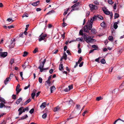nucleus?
Wrapping results in <instances>:
<instances>
[{
  "label": "nucleus",
  "instance_id": "nucleus-1",
  "mask_svg": "<svg viewBox=\"0 0 124 124\" xmlns=\"http://www.w3.org/2000/svg\"><path fill=\"white\" fill-rule=\"evenodd\" d=\"M43 33H42L40 36V37L39 39V41H40L42 40H44L45 42L46 41V39H45V37L47 36L46 34H45L42 35Z\"/></svg>",
  "mask_w": 124,
  "mask_h": 124
},
{
  "label": "nucleus",
  "instance_id": "nucleus-2",
  "mask_svg": "<svg viewBox=\"0 0 124 124\" xmlns=\"http://www.w3.org/2000/svg\"><path fill=\"white\" fill-rule=\"evenodd\" d=\"M89 25H88V23H87V25L84 27L83 28V30L85 32L87 33H88L89 31V30H91V29L89 28Z\"/></svg>",
  "mask_w": 124,
  "mask_h": 124
},
{
  "label": "nucleus",
  "instance_id": "nucleus-3",
  "mask_svg": "<svg viewBox=\"0 0 124 124\" xmlns=\"http://www.w3.org/2000/svg\"><path fill=\"white\" fill-rule=\"evenodd\" d=\"M84 39L86 42L87 43L93 41V39L90 36H89L87 37L86 36H85L84 37Z\"/></svg>",
  "mask_w": 124,
  "mask_h": 124
},
{
  "label": "nucleus",
  "instance_id": "nucleus-4",
  "mask_svg": "<svg viewBox=\"0 0 124 124\" xmlns=\"http://www.w3.org/2000/svg\"><path fill=\"white\" fill-rule=\"evenodd\" d=\"M89 6L90 8V9L91 10H96L98 8L97 6L92 4H90L89 5Z\"/></svg>",
  "mask_w": 124,
  "mask_h": 124
},
{
  "label": "nucleus",
  "instance_id": "nucleus-5",
  "mask_svg": "<svg viewBox=\"0 0 124 124\" xmlns=\"http://www.w3.org/2000/svg\"><path fill=\"white\" fill-rule=\"evenodd\" d=\"M94 21L93 19L92 18H91L90 22L88 23V25H89V28L90 29H91L92 27V25L93 24V21Z\"/></svg>",
  "mask_w": 124,
  "mask_h": 124
},
{
  "label": "nucleus",
  "instance_id": "nucleus-6",
  "mask_svg": "<svg viewBox=\"0 0 124 124\" xmlns=\"http://www.w3.org/2000/svg\"><path fill=\"white\" fill-rule=\"evenodd\" d=\"M7 53L6 52H0V56L5 57L7 55Z\"/></svg>",
  "mask_w": 124,
  "mask_h": 124
},
{
  "label": "nucleus",
  "instance_id": "nucleus-7",
  "mask_svg": "<svg viewBox=\"0 0 124 124\" xmlns=\"http://www.w3.org/2000/svg\"><path fill=\"white\" fill-rule=\"evenodd\" d=\"M104 13L106 15H109L110 14V19H111L112 18L113 14L112 12H110L109 11L107 10Z\"/></svg>",
  "mask_w": 124,
  "mask_h": 124
},
{
  "label": "nucleus",
  "instance_id": "nucleus-8",
  "mask_svg": "<svg viewBox=\"0 0 124 124\" xmlns=\"http://www.w3.org/2000/svg\"><path fill=\"white\" fill-rule=\"evenodd\" d=\"M23 107H20L18 109V111L19 112V113L18 114L19 116H20L21 114L23 112Z\"/></svg>",
  "mask_w": 124,
  "mask_h": 124
},
{
  "label": "nucleus",
  "instance_id": "nucleus-9",
  "mask_svg": "<svg viewBox=\"0 0 124 124\" xmlns=\"http://www.w3.org/2000/svg\"><path fill=\"white\" fill-rule=\"evenodd\" d=\"M76 117V116L75 115V113L73 112L70 115L69 117L67 119H71L72 118H74Z\"/></svg>",
  "mask_w": 124,
  "mask_h": 124
},
{
  "label": "nucleus",
  "instance_id": "nucleus-10",
  "mask_svg": "<svg viewBox=\"0 0 124 124\" xmlns=\"http://www.w3.org/2000/svg\"><path fill=\"white\" fill-rule=\"evenodd\" d=\"M11 80L10 77L7 78L4 81V83L5 85H6L8 83V82H9Z\"/></svg>",
  "mask_w": 124,
  "mask_h": 124
},
{
  "label": "nucleus",
  "instance_id": "nucleus-11",
  "mask_svg": "<svg viewBox=\"0 0 124 124\" xmlns=\"http://www.w3.org/2000/svg\"><path fill=\"white\" fill-rule=\"evenodd\" d=\"M46 102L43 103L40 106V108L42 109H43L46 106Z\"/></svg>",
  "mask_w": 124,
  "mask_h": 124
},
{
  "label": "nucleus",
  "instance_id": "nucleus-12",
  "mask_svg": "<svg viewBox=\"0 0 124 124\" xmlns=\"http://www.w3.org/2000/svg\"><path fill=\"white\" fill-rule=\"evenodd\" d=\"M119 23V21H118L117 22H115L114 24V28L115 29H116L118 27V25L117 24H118Z\"/></svg>",
  "mask_w": 124,
  "mask_h": 124
},
{
  "label": "nucleus",
  "instance_id": "nucleus-13",
  "mask_svg": "<svg viewBox=\"0 0 124 124\" xmlns=\"http://www.w3.org/2000/svg\"><path fill=\"white\" fill-rule=\"evenodd\" d=\"M39 3V1H37L36 2H33L32 4V5L34 6H37L38 5Z\"/></svg>",
  "mask_w": 124,
  "mask_h": 124
},
{
  "label": "nucleus",
  "instance_id": "nucleus-14",
  "mask_svg": "<svg viewBox=\"0 0 124 124\" xmlns=\"http://www.w3.org/2000/svg\"><path fill=\"white\" fill-rule=\"evenodd\" d=\"M44 64L45 63H44V62H42L40 63V66L38 67V69H39L40 70H41V68H43L44 67Z\"/></svg>",
  "mask_w": 124,
  "mask_h": 124
},
{
  "label": "nucleus",
  "instance_id": "nucleus-15",
  "mask_svg": "<svg viewBox=\"0 0 124 124\" xmlns=\"http://www.w3.org/2000/svg\"><path fill=\"white\" fill-rule=\"evenodd\" d=\"M59 70L61 71H63L64 69L62 64H60L59 66Z\"/></svg>",
  "mask_w": 124,
  "mask_h": 124
},
{
  "label": "nucleus",
  "instance_id": "nucleus-16",
  "mask_svg": "<svg viewBox=\"0 0 124 124\" xmlns=\"http://www.w3.org/2000/svg\"><path fill=\"white\" fill-rule=\"evenodd\" d=\"M34 92L32 93L31 94L32 98L33 99H34V97L35 95V93L36 92V90L34 89Z\"/></svg>",
  "mask_w": 124,
  "mask_h": 124
},
{
  "label": "nucleus",
  "instance_id": "nucleus-17",
  "mask_svg": "<svg viewBox=\"0 0 124 124\" xmlns=\"http://www.w3.org/2000/svg\"><path fill=\"white\" fill-rule=\"evenodd\" d=\"M22 99L21 98H20L18 99H17L16 101V103L17 104H19L20 102L22 101Z\"/></svg>",
  "mask_w": 124,
  "mask_h": 124
},
{
  "label": "nucleus",
  "instance_id": "nucleus-18",
  "mask_svg": "<svg viewBox=\"0 0 124 124\" xmlns=\"http://www.w3.org/2000/svg\"><path fill=\"white\" fill-rule=\"evenodd\" d=\"M46 82L47 83V84H48V86H47V88H48L49 87L51 83L50 80H48L46 81Z\"/></svg>",
  "mask_w": 124,
  "mask_h": 124
},
{
  "label": "nucleus",
  "instance_id": "nucleus-19",
  "mask_svg": "<svg viewBox=\"0 0 124 124\" xmlns=\"http://www.w3.org/2000/svg\"><path fill=\"white\" fill-rule=\"evenodd\" d=\"M91 31L93 34H95L97 32L96 30L94 29V28H93L91 30Z\"/></svg>",
  "mask_w": 124,
  "mask_h": 124
},
{
  "label": "nucleus",
  "instance_id": "nucleus-20",
  "mask_svg": "<svg viewBox=\"0 0 124 124\" xmlns=\"http://www.w3.org/2000/svg\"><path fill=\"white\" fill-rule=\"evenodd\" d=\"M62 58H63L65 60L67 59V55L65 52H64L63 53V55L62 57Z\"/></svg>",
  "mask_w": 124,
  "mask_h": 124
},
{
  "label": "nucleus",
  "instance_id": "nucleus-21",
  "mask_svg": "<svg viewBox=\"0 0 124 124\" xmlns=\"http://www.w3.org/2000/svg\"><path fill=\"white\" fill-rule=\"evenodd\" d=\"M0 101L4 103V104L5 103V101L3 98L1 97H0Z\"/></svg>",
  "mask_w": 124,
  "mask_h": 124
},
{
  "label": "nucleus",
  "instance_id": "nucleus-22",
  "mask_svg": "<svg viewBox=\"0 0 124 124\" xmlns=\"http://www.w3.org/2000/svg\"><path fill=\"white\" fill-rule=\"evenodd\" d=\"M92 47L95 48L94 49H95V50H97L98 48V47L97 45H92Z\"/></svg>",
  "mask_w": 124,
  "mask_h": 124
},
{
  "label": "nucleus",
  "instance_id": "nucleus-23",
  "mask_svg": "<svg viewBox=\"0 0 124 124\" xmlns=\"http://www.w3.org/2000/svg\"><path fill=\"white\" fill-rule=\"evenodd\" d=\"M51 93H53V91L55 89V88L54 86H53L50 88Z\"/></svg>",
  "mask_w": 124,
  "mask_h": 124
},
{
  "label": "nucleus",
  "instance_id": "nucleus-24",
  "mask_svg": "<svg viewBox=\"0 0 124 124\" xmlns=\"http://www.w3.org/2000/svg\"><path fill=\"white\" fill-rule=\"evenodd\" d=\"M31 101V99L30 98L28 99L24 103V105H25L27 104L29 102H30Z\"/></svg>",
  "mask_w": 124,
  "mask_h": 124
},
{
  "label": "nucleus",
  "instance_id": "nucleus-25",
  "mask_svg": "<svg viewBox=\"0 0 124 124\" xmlns=\"http://www.w3.org/2000/svg\"><path fill=\"white\" fill-rule=\"evenodd\" d=\"M79 4V2H77V3L73 5L71 7L72 8H74L75 7H76L78 6Z\"/></svg>",
  "mask_w": 124,
  "mask_h": 124
},
{
  "label": "nucleus",
  "instance_id": "nucleus-26",
  "mask_svg": "<svg viewBox=\"0 0 124 124\" xmlns=\"http://www.w3.org/2000/svg\"><path fill=\"white\" fill-rule=\"evenodd\" d=\"M28 117L27 115L26 114L21 118V120H23L26 118Z\"/></svg>",
  "mask_w": 124,
  "mask_h": 124
},
{
  "label": "nucleus",
  "instance_id": "nucleus-27",
  "mask_svg": "<svg viewBox=\"0 0 124 124\" xmlns=\"http://www.w3.org/2000/svg\"><path fill=\"white\" fill-rule=\"evenodd\" d=\"M60 109V108L58 106L56 107V108H54V112H56L58 110Z\"/></svg>",
  "mask_w": 124,
  "mask_h": 124
},
{
  "label": "nucleus",
  "instance_id": "nucleus-28",
  "mask_svg": "<svg viewBox=\"0 0 124 124\" xmlns=\"http://www.w3.org/2000/svg\"><path fill=\"white\" fill-rule=\"evenodd\" d=\"M106 24L104 22H103L101 24V26L103 28H104L106 26Z\"/></svg>",
  "mask_w": 124,
  "mask_h": 124
},
{
  "label": "nucleus",
  "instance_id": "nucleus-29",
  "mask_svg": "<svg viewBox=\"0 0 124 124\" xmlns=\"http://www.w3.org/2000/svg\"><path fill=\"white\" fill-rule=\"evenodd\" d=\"M103 99V98L101 96H99L96 98V100L97 101H99L100 100Z\"/></svg>",
  "mask_w": 124,
  "mask_h": 124
},
{
  "label": "nucleus",
  "instance_id": "nucleus-30",
  "mask_svg": "<svg viewBox=\"0 0 124 124\" xmlns=\"http://www.w3.org/2000/svg\"><path fill=\"white\" fill-rule=\"evenodd\" d=\"M22 89H16V94L17 95L20 92L21 90Z\"/></svg>",
  "mask_w": 124,
  "mask_h": 124
},
{
  "label": "nucleus",
  "instance_id": "nucleus-31",
  "mask_svg": "<svg viewBox=\"0 0 124 124\" xmlns=\"http://www.w3.org/2000/svg\"><path fill=\"white\" fill-rule=\"evenodd\" d=\"M5 106V105L3 103H0V108H2L3 107Z\"/></svg>",
  "mask_w": 124,
  "mask_h": 124
},
{
  "label": "nucleus",
  "instance_id": "nucleus-32",
  "mask_svg": "<svg viewBox=\"0 0 124 124\" xmlns=\"http://www.w3.org/2000/svg\"><path fill=\"white\" fill-rule=\"evenodd\" d=\"M119 120H120V121H122L123 122H124V120H122L121 119L119 118L118 119H117L116 120H115V122H114V123L113 124H115L116 123V122L117 121H118Z\"/></svg>",
  "mask_w": 124,
  "mask_h": 124
},
{
  "label": "nucleus",
  "instance_id": "nucleus-33",
  "mask_svg": "<svg viewBox=\"0 0 124 124\" xmlns=\"http://www.w3.org/2000/svg\"><path fill=\"white\" fill-rule=\"evenodd\" d=\"M119 17V15L118 14L116 13L115 15L114 18L116 19L118 18Z\"/></svg>",
  "mask_w": 124,
  "mask_h": 124
},
{
  "label": "nucleus",
  "instance_id": "nucleus-34",
  "mask_svg": "<svg viewBox=\"0 0 124 124\" xmlns=\"http://www.w3.org/2000/svg\"><path fill=\"white\" fill-rule=\"evenodd\" d=\"M48 69V68H41V69L40 70V71L42 72L44 70H47Z\"/></svg>",
  "mask_w": 124,
  "mask_h": 124
},
{
  "label": "nucleus",
  "instance_id": "nucleus-35",
  "mask_svg": "<svg viewBox=\"0 0 124 124\" xmlns=\"http://www.w3.org/2000/svg\"><path fill=\"white\" fill-rule=\"evenodd\" d=\"M108 39L111 41H112L113 40V37L112 36H110L108 37Z\"/></svg>",
  "mask_w": 124,
  "mask_h": 124
},
{
  "label": "nucleus",
  "instance_id": "nucleus-36",
  "mask_svg": "<svg viewBox=\"0 0 124 124\" xmlns=\"http://www.w3.org/2000/svg\"><path fill=\"white\" fill-rule=\"evenodd\" d=\"M23 57H25L28 54V53L27 52L25 51L23 52Z\"/></svg>",
  "mask_w": 124,
  "mask_h": 124
},
{
  "label": "nucleus",
  "instance_id": "nucleus-37",
  "mask_svg": "<svg viewBox=\"0 0 124 124\" xmlns=\"http://www.w3.org/2000/svg\"><path fill=\"white\" fill-rule=\"evenodd\" d=\"M108 1L110 4H112L114 3L113 1H112V0H108Z\"/></svg>",
  "mask_w": 124,
  "mask_h": 124
},
{
  "label": "nucleus",
  "instance_id": "nucleus-38",
  "mask_svg": "<svg viewBox=\"0 0 124 124\" xmlns=\"http://www.w3.org/2000/svg\"><path fill=\"white\" fill-rule=\"evenodd\" d=\"M82 59V57H80L78 61V62H77L79 64L80 63V62H81Z\"/></svg>",
  "mask_w": 124,
  "mask_h": 124
},
{
  "label": "nucleus",
  "instance_id": "nucleus-39",
  "mask_svg": "<svg viewBox=\"0 0 124 124\" xmlns=\"http://www.w3.org/2000/svg\"><path fill=\"white\" fill-rule=\"evenodd\" d=\"M38 49L37 48H36L33 51V53L35 54L38 51Z\"/></svg>",
  "mask_w": 124,
  "mask_h": 124
},
{
  "label": "nucleus",
  "instance_id": "nucleus-40",
  "mask_svg": "<svg viewBox=\"0 0 124 124\" xmlns=\"http://www.w3.org/2000/svg\"><path fill=\"white\" fill-rule=\"evenodd\" d=\"M47 116V114L46 113H45L44 114L42 115V117L43 118H45Z\"/></svg>",
  "mask_w": 124,
  "mask_h": 124
},
{
  "label": "nucleus",
  "instance_id": "nucleus-41",
  "mask_svg": "<svg viewBox=\"0 0 124 124\" xmlns=\"http://www.w3.org/2000/svg\"><path fill=\"white\" fill-rule=\"evenodd\" d=\"M101 62L102 64H104L105 63V60L103 59H102L101 61Z\"/></svg>",
  "mask_w": 124,
  "mask_h": 124
},
{
  "label": "nucleus",
  "instance_id": "nucleus-42",
  "mask_svg": "<svg viewBox=\"0 0 124 124\" xmlns=\"http://www.w3.org/2000/svg\"><path fill=\"white\" fill-rule=\"evenodd\" d=\"M29 109L27 107L24 108H23V112H24L26 111H28Z\"/></svg>",
  "mask_w": 124,
  "mask_h": 124
},
{
  "label": "nucleus",
  "instance_id": "nucleus-43",
  "mask_svg": "<svg viewBox=\"0 0 124 124\" xmlns=\"http://www.w3.org/2000/svg\"><path fill=\"white\" fill-rule=\"evenodd\" d=\"M7 21H8L9 22H13V20L11 18H8L7 20Z\"/></svg>",
  "mask_w": 124,
  "mask_h": 124
},
{
  "label": "nucleus",
  "instance_id": "nucleus-44",
  "mask_svg": "<svg viewBox=\"0 0 124 124\" xmlns=\"http://www.w3.org/2000/svg\"><path fill=\"white\" fill-rule=\"evenodd\" d=\"M83 30H80L79 32V34L81 35H83Z\"/></svg>",
  "mask_w": 124,
  "mask_h": 124
},
{
  "label": "nucleus",
  "instance_id": "nucleus-45",
  "mask_svg": "<svg viewBox=\"0 0 124 124\" xmlns=\"http://www.w3.org/2000/svg\"><path fill=\"white\" fill-rule=\"evenodd\" d=\"M28 14L27 13H25L23 14L22 16V17L23 18L24 17H28Z\"/></svg>",
  "mask_w": 124,
  "mask_h": 124
},
{
  "label": "nucleus",
  "instance_id": "nucleus-46",
  "mask_svg": "<svg viewBox=\"0 0 124 124\" xmlns=\"http://www.w3.org/2000/svg\"><path fill=\"white\" fill-rule=\"evenodd\" d=\"M34 111V109L33 108L31 109L29 111V113L31 114L33 113Z\"/></svg>",
  "mask_w": 124,
  "mask_h": 124
},
{
  "label": "nucleus",
  "instance_id": "nucleus-47",
  "mask_svg": "<svg viewBox=\"0 0 124 124\" xmlns=\"http://www.w3.org/2000/svg\"><path fill=\"white\" fill-rule=\"evenodd\" d=\"M39 82L40 83H42V78L41 77H39Z\"/></svg>",
  "mask_w": 124,
  "mask_h": 124
},
{
  "label": "nucleus",
  "instance_id": "nucleus-48",
  "mask_svg": "<svg viewBox=\"0 0 124 124\" xmlns=\"http://www.w3.org/2000/svg\"><path fill=\"white\" fill-rule=\"evenodd\" d=\"M94 3L97 5H99V3L96 0L94 1Z\"/></svg>",
  "mask_w": 124,
  "mask_h": 124
},
{
  "label": "nucleus",
  "instance_id": "nucleus-49",
  "mask_svg": "<svg viewBox=\"0 0 124 124\" xmlns=\"http://www.w3.org/2000/svg\"><path fill=\"white\" fill-rule=\"evenodd\" d=\"M16 95L13 94L12 95V98L13 99L15 100L16 98Z\"/></svg>",
  "mask_w": 124,
  "mask_h": 124
},
{
  "label": "nucleus",
  "instance_id": "nucleus-50",
  "mask_svg": "<svg viewBox=\"0 0 124 124\" xmlns=\"http://www.w3.org/2000/svg\"><path fill=\"white\" fill-rule=\"evenodd\" d=\"M54 10H52L49 11L47 13V15H48L49 14H50L52 13H54Z\"/></svg>",
  "mask_w": 124,
  "mask_h": 124
},
{
  "label": "nucleus",
  "instance_id": "nucleus-51",
  "mask_svg": "<svg viewBox=\"0 0 124 124\" xmlns=\"http://www.w3.org/2000/svg\"><path fill=\"white\" fill-rule=\"evenodd\" d=\"M15 39H14L13 40H12V43L11 44H13V45L12 46H13L12 47H13L14 46V45H15V43H13V42H14L15 41Z\"/></svg>",
  "mask_w": 124,
  "mask_h": 124
},
{
  "label": "nucleus",
  "instance_id": "nucleus-52",
  "mask_svg": "<svg viewBox=\"0 0 124 124\" xmlns=\"http://www.w3.org/2000/svg\"><path fill=\"white\" fill-rule=\"evenodd\" d=\"M14 62V60L13 59H12L11 60H10V63L11 64V65H12V64Z\"/></svg>",
  "mask_w": 124,
  "mask_h": 124
},
{
  "label": "nucleus",
  "instance_id": "nucleus-53",
  "mask_svg": "<svg viewBox=\"0 0 124 124\" xmlns=\"http://www.w3.org/2000/svg\"><path fill=\"white\" fill-rule=\"evenodd\" d=\"M68 87L69 88V89H70V90L72 89L73 88V85H70Z\"/></svg>",
  "mask_w": 124,
  "mask_h": 124
},
{
  "label": "nucleus",
  "instance_id": "nucleus-54",
  "mask_svg": "<svg viewBox=\"0 0 124 124\" xmlns=\"http://www.w3.org/2000/svg\"><path fill=\"white\" fill-rule=\"evenodd\" d=\"M67 25V24L66 23H65V22H63L62 23V26L63 27H65V26H66Z\"/></svg>",
  "mask_w": 124,
  "mask_h": 124
},
{
  "label": "nucleus",
  "instance_id": "nucleus-55",
  "mask_svg": "<svg viewBox=\"0 0 124 124\" xmlns=\"http://www.w3.org/2000/svg\"><path fill=\"white\" fill-rule=\"evenodd\" d=\"M30 86V85L29 84L27 86H26L24 88V89L25 90L26 89H28Z\"/></svg>",
  "mask_w": 124,
  "mask_h": 124
},
{
  "label": "nucleus",
  "instance_id": "nucleus-56",
  "mask_svg": "<svg viewBox=\"0 0 124 124\" xmlns=\"http://www.w3.org/2000/svg\"><path fill=\"white\" fill-rule=\"evenodd\" d=\"M97 18V17L96 16H94L92 18L94 21L96 20Z\"/></svg>",
  "mask_w": 124,
  "mask_h": 124
},
{
  "label": "nucleus",
  "instance_id": "nucleus-57",
  "mask_svg": "<svg viewBox=\"0 0 124 124\" xmlns=\"http://www.w3.org/2000/svg\"><path fill=\"white\" fill-rule=\"evenodd\" d=\"M102 10L104 13H105L107 9L106 8H102Z\"/></svg>",
  "mask_w": 124,
  "mask_h": 124
},
{
  "label": "nucleus",
  "instance_id": "nucleus-58",
  "mask_svg": "<svg viewBox=\"0 0 124 124\" xmlns=\"http://www.w3.org/2000/svg\"><path fill=\"white\" fill-rule=\"evenodd\" d=\"M97 17L101 20L103 19V17L99 15L97 16Z\"/></svg>",
  "mask_w": 124,
  "mask_h": 124
},
{
  "label": "nucleus",
  "instance_id": "nucleus-59",
  "mask_svg": "<svg viewBox=\"0 0 124 124\" xmlns=\"http://www.w3.org/2000/svg\"><path fill=\"white\" fill-rule=\"evenodd\" d=\"M113 7V8H114V9H116V3H115L114 4V6Z\"/></svg>",
  "mask_w": 124,
  "mask_h": 124
},
{
  "label": "nucleus",
  "instance_id": "nucleus-60",
  "mask_svg": "<svg viewBox=\"0 0 124 124\" xmlns=\"http://www.w3.org/2000/svg\"><path fill=\"white\" fill-rule=\"evenodd\" d=\"M23 33L22 32L19 35V37H21L23 38Z\"/></svg>",
  "mask_w": 124,
  "mask_h": 124
},
{
  "label": "nucleus",
  "instance_id": "nucleus-61",
  "mask_svg": "<svg viewBox=\"0 0 124 124\" xmlns=\"http://www.w3.org/2000/svg\"><path fill=\"white\" fill-rule=\"evenodd\" d=\"M69 10V9H68L67 10H66L64 12V14H63V15H66L67 13V12Z\"/></svg>",
  "mask_w": 124,
  "mask_h": 124
},
{
  "label": "nucleus",
  "instance_id": "nucleus-62",
  "mask_svg": "<svg viewBox=\"0 0 124 124\" xmlns=\"http://www.w3.org/2000/svg\"><path fill=\"white\" fill-rule=\"evenodd\" d=\"M70 90V89H69L68 88H66L64 90V91L65 92H68Z\"/></svg>",
  "mask_w": 124,
  "mask_h": 124
},
{
  "label": "nucleus",
  "instance_id": "nucleus-63",
  "mask_svg": "<svg viewBox=\"0 0 124 124\" xmlns=\"http://www.w3.org/2000/svg\"><path fill=\"white\" fill-rule=\"evenodd\" d=\"M84 63V62H82L79 65V66L80 67H82L83 65V63Z\"/></svg>",
  "mask_w": 124,
  "mask_h": 124
},
{
  "label": "nucleus",
  "instance_id": "nucleus-64",
  "mask_svg": "<svg viewBox=\"0 0 124 124\" xmlns=\"http://www.w3.org/2000/svg\"><path fill=\"white\" fill-rule=\"evenodd\" d=\"M78 52L79 54H80L81 52V48H78Z\"/></svg>",
  "mask_w": 124,
  "mask_h": 124
}]
</instances>
